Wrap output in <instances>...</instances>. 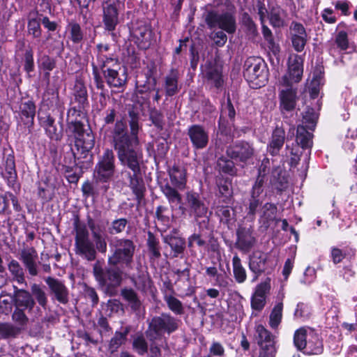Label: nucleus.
Segmentation results:
<instances>
[{
	"label": "nucleus",
	"mask_w": 357,
	"mask_h": 357,
	"mask_svg": "<svg viewBox=\"0 0 357 357\" xmlns=\"http://www.w3.org/2000/svg\"><path fill=\"white\" fill-rule=\"evenodd\" d=\"M186 199L190 215L195 217H202L207 214V208L199 200L198 195L194 193H188Z\"/></svg>",
	"instance_id": "nucleus-20"
},
{
	"label": "nucleus",
	"mask_w": 357,
	"mask_h": 357,
	"mask_svg": "<svg viewBox=\"0 0 357 357\" xmlns=\"http://www.w3.org/2000/svg\"><path fill=\"white\" fill-rule=\"evenodd\" d=\"M20 112L22 116L26 119L24 123L28 128L31 127L33 124L36 114V106L34 103L31 100L22 102L20 105Z\"/></svg>",
	"instance_id": "nucleus-29"
},
{
	"label": "nucleus",
	"mask_w": 357,
	"mask_h": 357,
	"mask_svg": "<svg viewBox=\"0 0 357 357\" xmlns=\"http://www.w3.org/2000/svg\"><path fill=\"white\" fill-rule=\"evenodd\" d=\"M123 298L132 303L133 307H137L139 305V301L137 298L135 292L132 289H124L122 291Z\"/></svg>",
	"instance_id": "nucleus-56"
},
{
	"label": "nucleus",
	"mask_w": 357,
	"mask_h": 357,
	"mask_svg": "<svg viewBox=\"0 0 357 357\" xmlns=\"http://www.w3.org/2000/svg\"><path fill=\"white\" fill-rule=\"evenodd\" d=\"M93 273L96 280L99 281L100 283L108 284L109 285L114 287L119 284L121 280V273L116 268L109 269L105 274L102 273V270L95 266Z\"/></svg>",
	"instance_id": "nucleus-16"
},
{
	"label": "nucleus",
	"mask_w": 357,
	"mask_h": 357,
	"mask_svg": "<svg viewBox=\"0 0 357 357\" xmlns=\"http://www.w3.org/2000/svg\"><path fill=\"white\" fill-rule=\"evenodd\" d=\"M125 129L126 125L122 121H118L116 123L114 136L115 145L116 144L117 139L119 141L122 140L123 142H125V137H126L127 140L128 141V137L124 134Z\"/></svg>",
	"instance_id": "nucleus-50"
},
{
	"label": "nucleus",
	"mask_w": 357,
	"mask_h": 357,
	"mask_svg": "<svg viewBox=\"0 0 357 357\" xmlns=\"http://www.w3.org/2000/svg\"><path fill=\"white\" fill-rule=\"evenodd\" d=\"M147 245L153 257L158 258L160 256L159 241L151 232L148 233Z\"/></svg>",
	"instance_id": "nucleus-45"
},
{
	"label": "nucleus",
	"mask_w": 357,
	"mask_h": 357,
	"mask_svg": "<svg viewBox=\"0 0 357 357\" xmlns=\"http://www.w3.org/2000/svg\"><path fill=\"white\" fill-rule=\"evenodd\" d=\"M324 76L321 70H315L310 75V79L307 82V88L311 98H316L324 85Z\"/></svg>",
	"instance_id": "nucleus-26"
},
{
	"label": "nucleus",
	"mask_w": 357,
	"mask_h": 357,
	"mask_svg": "<svg viewBox=\"0 0 357 357\" xmlns=\"http://www.w3.org/2000/svg\"><path fill=\"white\" fill-rule=\"evenodd\" d=\"M335 43L341 50H346L349 45L347 34L345 31H340L335 38Z\"/></svg>",
	"instance_id": "nucleus-55"
},
{
	"label": "nucleus",
	"mask_w": 357,
	"mask_h": 357,
	"mask_svg": "<svg viewBox=\"0 0 357 357\" xmlns=\"http://www.w3.org/2000/svg\"><path fill=\"white\" fill-rule=\"evenodd\" d=\"M105 237V235L102 231H99L98 233L93 232V243L96 245V249L101 252H105L107 250Z\"/></svg>",
	"instance_id": "nucleus-47"
},
{
	"label": "nucleus",
	"mask_w": 357,
	"mask_h": 357,
	"mask_svg": "<svg viewBox=\"0 0 357 357\" xmlns=\"http://www.w3.org/2000/svg\"><path fill=\"white\" fill-rule=\"evenodd\" d=\"M238 246L243 250H248L255 243V238L249 230L238 231Z\"/></svg>",
	"instance_id": "nucleus-31"
},
{
	"label": "nucleus",
	"mask_w": 357,
	"mask_h": 357,
	"mask_svg": "<svg viewBox=\"0 0 357 357\" xmlns=\"http://www.w3.org/2000/svg\"><path fill=\"white\" fill-rule=\"evenodd\" d=\"M271 289L270 280L259 284L251 298V307L252 310L261 311L266 303V296Z\"/></svg>",
	"instance_id": "nucleus-11"
},
{
	"label": "nucleus",
	"mask_w": 357,
	"mask_h": 357,
	"mask_svg": "<svg viewBox=\"0 0 357 357\" xmlns=\"http://www.w3.org/2000/svg\"><path fill=\"white\" fill-rule=\"evenodd\" d=\"M218 167L220 171L229 175H234L236 174L234 162L230 160L224 158H219L218 160Z\"/></svg>",
	"instance_id": "nucleus-42"
},
{
	"label": "nucleus",
	"mask_w": 357,
	"mask_h": 357,
	"mask_svg": "<svg viewBox=\"0 0 357 357\" xmlns=\"http://www.w3.org/2000/svg\"><path fill=\"white\" fill-rule=\"evenodd\" d=\"M311 330L312 328H301L295 332L294 343L298 350H303V347L306 346L307 339L309 338V331Z\"/></svg>",
	"instance_id": "nucleus-37"
},
{
	"label": "nucleus",
	"mask_w": 357,
	"mask_h": 357,
	"mask_svg": "<svg viewBox=\"0 0 357 357\" xmlns=\"http://www.w3.org/2000/svg\"><path fill=\"white\" fill-rule=\"evenodd\" d=\"M40 66L44 70L49 71L52 70L55 67V63L52 59L48 56H43L40 59Z\"/></svg>",
	"instance_id": "nucleus-59"
},
{
	"label": "nucleus",
	"mask_w": 357,
	"mask_h": 357,
	"mask_svg": "<svg viewBox=\"0 0 357 357\" xmlns=\"http://www.w3.org/2000/svg\"><path fill=\"white\" fill-rule=\"evenodd\" d=\"M228 156L241 162H245L254 154L253 148L246 142H241L229 146L227 150Z\"/></svg>",
	"instance_id": "nucleus-13"
},
{
	"label": "nucleus",
	"mask_w": 357,
	"mask_h": 357,
	"mask_svg": "<svg viewBox=\"0 0 357 357\" xmlns=\"http://www.w3.org/2000/svg\"><path fill=\"white\" fill-rule=\"evenodd\" d=\"M127 224L126 219H119L113 222L112 227V233H120L124 230Z\"/></svg>",
	"instance_id": "nucleus-61"
},
{
	"label": "nucleus",
	"mask_w": 357,
	"mask_h": 357,
	"mask_svg": "<svg viewBox=\"0 0 357 357\" xmlns=\"http://www.w3.org/2000/svg\"><path fill=\"white\" fill-rule=\"evenodd\" d=\"M202 72L207 80L215 87H219L222 83V73L216 65L206 63L202 66Z\"/></svg>",
	"instance_id": "nucleus-21"
},
{
	"label": "nucleus",
	"mask_w": 357,
	"mask_h": 357,
	"mask_svg": "<svg viewBox=\"0 0 357 357\" xmlns=\"http://www.w3.org/2000/svg\"><path fill=\"white\" fill-rule=\"evenodd\" d=\"M284 140V132L282 129H275L272 135L271 142L268 146V151L272 155H276L282 148Z\"/></svg>",
	"instance_id": "nucleus-28"
},
{
	"label": "nucleus",
	"mask_w": 357,
	"mask_h": 357,
	"mask_svg": "<svg viewBox=\"0 0 357 357\" xmlns=\"http://www.w3.org/2000/svg\"><path fill=\"white\" fill-rule=\"evenodd\" d=\"M164 242L170 247L171 250L169 255L172 257H178L185 249V240L179 236L167 235L164 237Z\"/></svg>",
	"instance_id": "nucleus-25"
},
{
	"label": "nucleus",
	"mask_w": 357,
	"mask_h": 357,
	"mask_svg": "<svg viewBox=\"0 0 357 357\" xmlns=\"http://www.w3.org/2000/svg\"><path fill=\"white\" fill-rule=\"evenodd\" d=\"M31 294L36 298L38 304L45 308L47 298L45 292L38 284H33L31 287Z\"/></svg>",
	"instance_id": "nucleus-40"
},
{
	"label": "nucleus",
	"mask_w": 357,
	"mask_h": 357,
	"mask_svg": "<svg viewBox=\"0 0 357 357\" xmlns=\"http://www.w3.org/2000/svg\"><path fill=\"white\" fill-rule=\"evenodd\" d=\"M335 8L341 10L344 15H349V2L347 1H337L334 3Z\"/></svg>",
	"instance_id": "nucleus-63"
},
{
	"label": "nucleus",
	"mask_w": 357,
	"mask_h": 357,
	"mask_svg": "<svg viewBox=\"0 0 357 357\" xmlns=\"http://www.w3.org/2000/svg\"><path fill=\"white\" fill-rule=\"evenodd\" d=\"M3 177L7 181L8 185L13 188L16 185L17 174L15 169L14 153L12 149L6 155L4 162V170L2 172Z\"/></svg>",
	"instance_id": "nucleus-17"
},
{
	"label": "nucleus",
	"mask_w": 357,
	"mask_h": 357,
	"mask_svg": "<svg viewBox=\"0 0 357 357\" xmlns=\"http://www.w3.org/2000/svg\"><path fill=\"white\" fill-rule=\"evenodd\" d=\"M114 160L112 151L107 150L95 172L94 176L97 180L107 181L111 179L114 172Z\"/></svg>",
	"instance_id": "nucleus-8"
},
{
	"label": "nucleus",
	"mask_w": 357,
	"mask_h": 357,
	"mask_svg": "<svg viewBox=\"0 0 357 357\" xmlns=\"http://www.w3.org/2000/svg\"><path fill=\"white\" fill-rule=\"evenodd\" d=\"M132 36L135 40V43L141 49L148 48L151 42V31L146 25H142L136 28H133Z\"/></svg>",
	"instance_id": "nucleus-19"
},
{
	"label": "nucleus",
	"mask_w": 357,
	"mask_h": 357,
	"mask_svg": "<svg viewBox=\"0 0 357 357\" xmlns=\"http://www.w3.org/2000/svg\"><path fill=\"white\" fill-rule=\"evenodd\" d=\"M20 259L22 261L29 273L32 276L38 275V253L33 247H24L21 250Z\"/></svg>",
	"instance_id": "nucleus-12"
},
{
	"label": "nucleus",
	"mask_w": 357,
	"mask_h": 357,
	"mask_svg": "<svg viewBox=\"0 0 357 357\" xmlns=\"http://www.w3.org/2000/svg\"><path fill=\"white\" fill-rule=\"evenodd\" d=\"M178 73L176 70H172L170 74L165 78V90L169 96H172L178 91Z\"/></svg>",
	"instance_id": "nucleus-36"
},
{
	"label": "nucleus",
	"mask_w": 357,
	"mask_h": 357,
	"mask_svg": "<svg viewBox=\"0 0 357 357\" xmlns=\"http://www.w3.org/2000/svg\"><path fill=\"white\" fill-rule=\"evenodd\" d=\"M304 353L310 355H318L323 351L322 341L319 338V335L314 330L309 331V338L306 346L303 347Z\"/></svg>",
	"instance_id": "nucleus-23"
},
{
	"label": "nucleus",
	"mask_w": 357,
	"mask_h": 357,
	"mask_svg": "<svg viewBox=\"0 0 357 357\" xmlns=\"http://www.w3.org/2000/svg\"><path fill=\"white\" fill-rule=\"evenodd\" d=\"M33 56L31 50H26L24 55V70L27 73L33 70Z\"/></svg>",
	"instance_id": "nucleus-57"
},
{
	"label": "nucleus",
	"mask_w": 357,
	"mask_h": 357,
	"mask_svg": "<svg viewBox=\"0 0 357 357\" xmlns=\"http://www.w3.org/2000/svg\"><path fill=\"white\" fill-rule=\"evenodd\" d=\"M13 301L15 307L24 309L31 312L35 305V301L28 291L14 286Z\"/></svg>",
	"instance_id": "nucleus-14"
},
{
	"label": "nucleus",
	"mask_w": 357,
	"mask_h": 357,
	"mask_svg": "<svg viewBox=\"0 0 357 357\" xmlns=\"http://www.w3.org/2000/svg\"><path fill=\"white\" fill-rule=\"evenodd\" d=\"M8 269L13 276V280L18 284H26L24 269L17 260L12 259L8 264Z\"/></svg>",
	"instance_id": "nucleus-30"
},
{
	"label": "nucleus",
	"mask_w": 357,
	"mask_h": 357,
	"mask_svg": "<svg viewBox=\"0 0 357 357\" xmlns=\"http://www.w3.org/2000/svg\"><path fill=\"white\" fill-rule=\"evenodd\" d=\"M137 145L128 143L125 137V142L117 139L115 148L118 151V157L121 164L132 171L134 177L140 172L139 163L142 158V153L137 147Z\"/></svg>",
	"instance_id": "nucleus-2"
},
{
	"label": "nucleus",
	"mask_w": 357,
	"mask_h": 357,
	"mask_svg": "<svg viewBox=\"0 0 357 357\" xmlns=\"http://www.w3.org/2000/svg\"><path fill=\"white\" fill-rule=\"evenodd\" d=\"M188 135L193 146L197 149L205 148L208 142V133L201 126L194 125L190 127Z\"/></svg>",
	"instance_id": "nucleus-15"
},
{
	"label": "nucleus",
	"mask_w": 357,
	"mask_h": 357,
	"mask_svg": "<svg viewBox=\"0 0 357 357\" xmlns=\"http://www.w3.org/2000/svg\"><path fill=\"white\" fill-rule=\"evenodd\" d=\"M255 331L261 347L259 357H274L275 349L273 335L261 324L256 326Z\"/></svg>",
	"instance_id": "nucleus-7"
},
{
	"label": "nucleus",
	"mask_w": 357,
	"mask_h": 357,
	"mask_svg": "<svg viewBox=\"0 0 357 357\" xmlns=\"http://www.w3.org/2000/svg\"><path fill=\"white\" fill-rule=\"evenodd\" d=\"M114 252L109 259L111 265H129L132 259L135 245L128 239H119L114 242Z\"/></svg>",
	"instance_id": "nucleus-6"
},
{
	"label": "nucleus",
	"mask_w": 357,
	"mask_h": 357,
	"mask_svg": "<svg viewBox=\"0 0 357 357\" xmlns=\"http://www.w3.org/2000/svg\"><path fill=\"white\" fill-rule=\"evenodd\" d=\"M20 328L10 324H0V335L3 338L15 337L19 334Z\"/></svg>",
	"instance_id": "nucleus-41"
},
{
	"label": "nucleus",
	"mask_w": 357,
	"mask_h": 357,
	"mask_svg": "<svg viewBox=\"0 0 357 357\" xmlns=\"http://www.w3.org/2000/svg\"><path fill=\"white\" fill-rule=\"evenodd\" d=\"M207 22L211 26H218L229 33H234L236 30L235 20L229 13L220 15L211 13L207 17Z\"/></svg>",
	"instance_id": "nucleus-10"
},
{
	"label": "nucleus",
	"mask_w": 357,
	"mask_h": 357,
	"mask_svg": "<svg viewBox=\"0 0 357 357\" xmlns=\"http://www.w3.org/2000/svg\"><path fill=\"white\" fill-rule=\"evenodd\" d=\"M316 278V271L314 268L307 267L304 273L303 282L305 284L312 283Z\"/></svg>",
	"instance_id": "nucleus-62"
},
{
	"label": "nucleus",
	"mask_w": 357,
	"mask_h": 357,
	"mask_svg": "<svg viewBox=\"0 0 357 357\" xmlns=\"http://www.w3.org/2000/svg\"><path fill=\"white\" fill-rule=\"evenodd\" d=\"M128 333L127 329L124 332H116L114 337L111 340L110 349L112 351L117 349L125 341Z\"/></svg>",
	"instance_id": "nucleus-46"
},
{
	"label": "nucleus",
	"mask_w": 357,
	"mask_h": 357,
	"mask_svg": "<svg viewBox=\"0 0 357 357\" xmlns=\"http://www.w3.org/2000/svg\"><path fill=\"white\" fill-rule=\"evenodd\" d=\"M67 30L70 32V38L74 43H78L82 39L83 33L78 24L75 22L69 23Z\"/></svg>",
	"instance_id": "nucleus-44"
},
{
	"label": "nucleus",
	"mask_w": 357,
	"mask_h": 357,
	"mask_svg": "<svg viewBox=\"0 0 357 357\" xmlns=\"http://www.w3.org/2000/svg\"><path fill=\"white\" fill-rule=\"evenodd\" d=\"M286 13L280 7H273L269 15L271 24L275 27H281L285 24Z\"/></svg>",
	"instance_id": "nucleus-35"
},
{
	"label": "nucleus",
	"mask_w": 357,
	"mask_h": 357,
	"mask_svg": "<svg viewBox=\"0 0 357 357\" xmlns=\"http://www.w3.org/2000/svg\"><path fill=\"white\" fill-rule=\"evenodd\" d=\"M233 272L236 280L238 283H242L246 280V273L245 268L241 265V259L238 256H234L232 259Z\"/></svg>",
	"instance_id": "nucleus-39"
},
{
	"label": "nucleus",
	"mask_w": 357,
	"mask_h": 357,
	"mask_svg": "<svg viewBox=\"0 0 357 357\" xmlns=\"http://www.w3.org/2000/svg\"><path fill=\"white\" fill-rule=\"evenodd\" d=\"M24 309L15 307L13 314V320L21 326H24L28 321V318L24 313Z\"/></svg>",
	"instance_id": "nucleus-49"
},
{
	"label": "nucleus",
	"mask_w": 357,
	"mask_h": 357,
	"mask_svg": "<svg viewBox=\"0 0 357 357\" xmlns=\"http://www.w3.org/2000/svg\"><path fill=\"white\" fill-rule=\"evenodd\" d=\"M266 257L261 253L256 252L250 258V269L257 274L265 268Z\"/></svg>",
	"instance_id": "nucleus-34"
},
{
	"label": "nucleus",
	"mask_w": 357,
	"mask_h": 357,
	"mask_svg": "<svg viewBox=\"0 0 357 357\" xmlns=\"http://www.w3.org/2000/svg\"><path fill=\"white\" fill-rule=\"evenodd\" d=\"M290 34L291 36L296 35L299 36H307L305 29L304 26L298 22H293L290 26Z\"/></svg>",
	"instance_id": "nucleus-58"
},
{
	"label": "nucleus",
	"mask_w": 357,
	"mask_h": 357,
	"mask_svg": "<svg viewBox=\"0 0 357 357\" xmlns=\"http://www.w3.org/2000/svg\"><path fill=\"white\" fill-rule=\"evenodd\" d=\"M100 69L97 66L93 67V75L98 88L103 86V82L100 80V74L102 73L107 84L114 87L123 86L126 81V70H123L122 75H119L116 70L111 69L110 63H114L112 58H106L105 60L100 56L98 58Z\"/></svg>",
	"instance_id": "nucleus-3"
},
{
	"label": "nucleus",
	"mask_w": 357,
	"mask_h": 357,
	"mask_svg": "<svg viewBox=\"0 0 357 357\" xmlns=\"http://www.w3.org/2000/svg\"><path fill=\"white\" fill-rule=\"evenodd\" d=\"M170 181L177 190H183L186 185V170L178 166H174L169 170Z\"/></svg>",
	"instance_id": "nucleus-22"
},
{
	"label": "nucleus",
	"mask_w": 357,
	"mask_h": 357,
	"mask_svg": "<svg viewBox=\"0 0 357 357\" xmlns=\"http://www.w3.org/2000/svg\"><path fill=\"white\" fill-rule=\"evenodd\" d=\"M210 354L213 356H222L225 349L222 345L217 342H213L209 348Z\"/></svg>",
	"instance_id": "nucleus-60"
},
{
	"label": "nucleus",
	"mask_w": 357,
	"mask_h": 357,
	"mask_svg": "<svg viewBox=\"0 0 357 357\" xmlns=\"http://www.w3.org/2000/svg\"><path fill=\"white\" fill-rule=\"evenodd\" d=\"M104 22L106 29L112 31L118 23L117 10L114 3L105 2L103 4Z\"/></svg>",
	"instance_id": "nucleus-24"
},
{
	"label": "nucleus",
	"mask_w": 357,
	"mask_h": 357,
	"mask_svg": "<svg viewBox=\"0 0 357 357\" xmlns=\"http://www.w3.org/2000/svg\"><path fill=\"white\" fill-rule=\"evenodd\" d=\"M243 75L252 88H260L268 80V70L260 58L250 57L244 64Z\"/></svg>",
	"instance_id": "nucleus-4"
},
{
	"label": "nucleus",
	"mask_w": 357,
	"mask_h": 357,
	"mask_svg": "<svg viewBox=\"0 0 357 357\" xmlns=\"http://www.w3.org/2000/svg\"><path fill=\"white\" fill-rule=\"evenodd\" d=\"M131 139L128 138V143L138 144L137 133L139 131L138 121L136 118H132L130 123Z\"/></svg>",
	"instance_id": "nucleus-53"
},
{
	"label": "nucleus",
	"mask_w": 357,
	"mask_h": 357,
	"mask_svg": "<svg viewBox=\"0 0 357 357\" xmlns=\"http://www.w3.org/2000/svg\"><path fill=\"white\" fill-rule=\"evenodd\" d=\"M75 252L84 259L89 260V239L86 229L75 222Z\"/></svg>",
	"instance_id": "nucleus-9"
},
{
	"label": "nucleus",
	"mask_w": 357,
	"mask_h": 357,
	"mask_svg": "<svg viewBox=\"0 0 357 357\" xmlns=\"http://www.w3.org/2000/svg\"><path fill=\"white\" fill-rule=\"evenodd\" d=\"M178 327V320L169 314H162L160 316L152 319L147 336L153 340L161 336L162 333L168 334L175 331Z\"/></svg>",
	"instance_id": "nucleus-5"
},
{
	"label": "nucleus",
	"mask_w": 357,
	"mask_h": 357,
	"mask_svg": "<svg viewBox=\"0 0 357 357\" xmlns=\"http://www.w3.org/2000/svg\"><path fill=\"white\" fill-rule=\"evenodd\" d=\"M28 32L34 38H39L41 35L40 19L31 18L28 22Z\"/></svg>",
	"instance_id": "nucleus-48"
},
{
	"label": "nucleus",
	"mask_w": 357,
	"mask_h": 357,
	"mask_svg": "<svg viewBox=\"0 0 357 357\" xmlns=\"http://www.w3.org/2000/svg\"><path fill=\"white\" fill-rule=\"evenodd\" d=\"M283 304L280 301L278 303L271 311L269 317V325L272 328H276L281 322L282 317Z\"/></svg>",
	"instance_id": "nucleus-38"
},
{
	"label": "nucleus",
	"mask_w": 357,
	"mask_h": 357,
	"mask_svg": "<svg viewBox=\"0 0 357 357\" xmlns=\"http://www.w3.org/2000/svg\"><path fill=\"white\" fill-rule=\"evenodd\" d=\"M162 191L168 199L172 208L179 206V209L181 211L182 213H185L186 209L180 205L181 196L176 189L170 186L169 184H166L162 187Z\"/></svg>",
	"instance_id": "nucleus-27"
},
{
	"label": "nucleus",
	"mask_w": 357,
	"mask_h": 357,
	"mask_svg": "<svg viewBox=\"0 0 357 357\" xmlns=\"http://www.w3.org/2000/svg\"><path fill=\"white\" fill-rule=\"evenodd\" d=\"M312 135L303 126L297 128L296 142L303 149H310L312 146Z\"/></svg>",
	"instance_id": "nucleus-32"
},
{
	"label": "nucleus",
	"mask_w": 357,
	"mask_h": 357,
	"mask_svg": "<svg viewBox=\"0 0 357 357\" xmlns=\"http://www.w3.org/2000/svg\"><path fill=\"white\" fill-rule=\"evenodd\" d=\"M303 73V59L297 54H291L288 59L287 73L280 80L284 89H280V108L282 114L295 109L297 101L296 90L291 85L301 80Z\"/></svg>",
	"instance_id": "nucleus-1"
},
{
	"label": "nucleus",
	"mask_w": 357,
	"mask_h": 357,
	"mask_svg": "<svg viewBox=\"0 0 357 357\" xmlns=\"http://www.w3.org/2000/svg\"><path fill=\"white\" fill-rule=\"evenodd\" d=\"M165 300L169 308L176 314H181L183 308L181 302L172 296H166Z\"/></svg>",
	"instance_id": "nucleus-43"
},
{
	"label": "nucleus",
	"mask_w": 357,
	"mask_h": 357,
	"mask_svg": "<svg viewBox=\"0 0 357 357\" xmlns=\"http://www.w3.org/2000/svg\"><path fill=\"white\" fill-rule=\"evenodd\" d=\"M267 46L269 50L273 53V54L275 57V61L273 59H271V61L272 64L275 66L280 65V46L278 44L275 43L273 39L267 41Z\"/></svg>",
	"instance_id": "nucleus-51"
},
{
	"label": "nucleus",
	"mask_w": 357,
	"mask_h": 357,
	"mask_svg": "<svg viewBox=\"0 0 357 357\" xmlns=\"http://www.w3.org/2000/svg\"><path fill=\"white\" fill-rule=\"evenodd\" d=\"M344 256L345 255L340 249L336 248H332L331 257L335 264L341 262L342 259L344 258Z\"/></svg>",
	"instance_id": "nucleus-64"
},
{
	"label": "nucleus",
	"mask_w": 357,
	"mask_h": 357,
	"mask_svg": "<svg viewBox=\"0 0 357 357\" xmlns=\"http://www.w3.org/2000/svg\"><path fill=\"white\" fill-rule=\"evenodd\" d=\"M292 45L296 52H302L307 43V36H299L293 35L291 36Z\"/></svg>",
	"instance_id": "nucleus-52"
},
{
	"label": "nucleus",
	"mask_w": 357,
	"mask_h": 357,
	"mask_svg": "<svg viewBox=\"0 0 357 357\" xmlns=\"http://www.w3.org/2000/svg\"><path fill=\"white\" fill-rule=\"evenodd\" d=\"M45 281L59 303L63 304L68 303V291L61 281L52 277H47Z\"/></svg>",
	"instance_id": "nucleus-18"
},
{
	"label": "nucleus",
	"mask_w": 357,
	"mask_h": 357,
	"mask_svg": "<svg viewBox=\"0 0 357 357\" xmlns=\"http://www.w3.org/2000/svg\"><path fill=\"white\" fill-rule=\"evenodd\" d=\"M133 347L139 354H144L147 351V344L142 336L137 337L133 341Z\"/></svg>",
	"instance_id": "nucleus-54"
},
{
	"label": "nucleus",
	"mask_w": 357,
	"mask_h": 357,
	"mask_svg": "<svg viewBox=\"0 0 357 357\" xmlns=\"http://www.w3.org/2000/svg\"><path fill=\"white\" fill-rule=\"evenodd\" d=\"M268 165H269V160L268 159L264 160L262 162V164L259 169V176L252 188V198L257 197L263 191V190H262V184H263L262 177L266 174V168Z\"/></svg>",
	"instance_id": "nucleus-33"
}]
</instances>
